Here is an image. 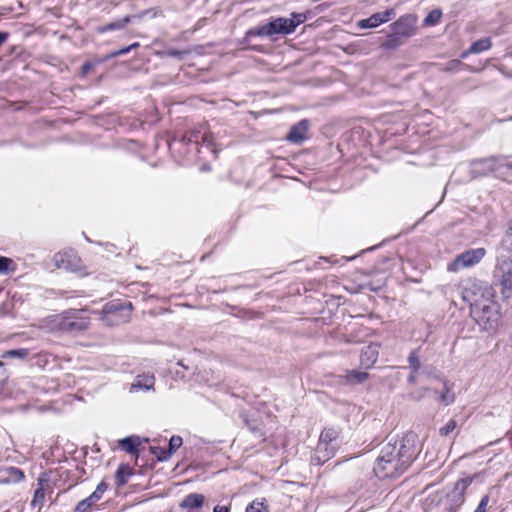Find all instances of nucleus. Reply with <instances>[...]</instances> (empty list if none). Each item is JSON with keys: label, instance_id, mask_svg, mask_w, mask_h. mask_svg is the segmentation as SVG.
Instances as JSON below:
<instances>
[{"label": "nucleus", "instance_id": "19", "mask_svg": "<svg viewBox=\"0 0 512 512\" xmlns=\"http://www.w3.org/2000/svg\"><path fill=\"white\" fill-rule=\"evenodd\" d=\"M369 374L364 371L348 370L345 375L341 376L342 381L347 385H357L365 382Z\"/></svg>", "mask_w": 512, "mask_h": 512}, {"label": "nucleus", "instance_id": "57", "mask_svg": "<svg viewBox=\"0 0 512 512\" xmlns=\"http://www.w3.org/2000/svg\"><path fill=\"white\" fill-rule=\"evenodd\" d=\"M185 512H201V511H185Z\"/></svg>", "mask_w": 512, "mask_h": 512}, {"label": "nucleus", "instance_id": "39", "mask_svg": "<svg viewBox=\"0 0 512 512\" xmlns=\"http://www.w3.org/2000/svg\"><path fill=\"white\" fill-rule=\"evenodd\" d=\"M426 391H428L427 388L415 390L409 394V398L414 401H420L424 397Z\"/></svg>", "mask_w": 512, "mask_h": 512}, {"label": "nucleus", "instance_id": "38", "mask_svg": "<svg viewBox=\"0 0 512 512\" xmlns=\"http://www.w3.org/2000/svg\"><path fill=\"white\" fill-rule=\"evenodd\" d=\"M164 54L168 57L183 59V57L187 54L186 51L170 49L164 52Z\"/></svg>", "mask_w": 512, "mask_h": 512}, {"label": "nucleus", "instance_id": "32", "mask_svg": "<svg viewBox=\"0 0 512 512\" xmlns=\"http://www.w3.org/2000/svg\"><path fill=\"white\" fill-rule=\"evenodd\" d=\"M95 504L94 501L90 500V496H88L87 498L81 500L76 508H75V512H88L89 509Z\"/></svg>", "mask_w": 512, "mask_h": 512}, {"label": "nucleus", "instance_id": "55", "mask_svg": "<svg viewBox=\"0 0 512 512\" xmlns=\"http://www.w3.org/2000/svg\"><path fill=\"white\" fill-rule=\"evenodd\" d=\"M246 423H247L249 429H251L252 431H256L257 430L256 427H254L253 425H250L248 422H246Z\"/></svg>", "mask_w": 512, "mask_h": 512}, {"label": "nucleus", "instance_id": "33", "mask_svg": "<svg viewBox=\"0 0 512 512\" xmlns=\"http://www.w3.org/2000/svg\"><path fill=\"white\" fill-rule=\"evenodd\" d=\"M457 427V423L455 420L450 419L443 427L439 429V434L441 436H448L451 432H453Z\"/></svg>", "mask_w": 512, "mask_h": 512}, {"label": "nucleus", "instance_id": "29", "mask_svg": "<svg viewBox=\"0 0 512 512\" xmlns=\"http://www.w3.org/2000/svg\"><path fill=\"white\" fill-rule=\"evenodd\" d=\"M445 391L438 396V400L445 405H449L454 402V393L447 387V383H444Z\"/></svg>", "mask_w": 512, "mask_h": 512}, {"label": "nucleus", "instance_id": "6", "mask_svg": "<svg viewBox=\"0 0 512 512\" xmlns=\"http://www.w3.org/2000/svg\"><path fill=\"white\" fill-rule=\"evenodd\" d=\"M497 271L500 275L502 294L508 298L512 294V256L498 258Z\"/></svg>", "mask_w": 512, "mask_h": 512}, {"label": "nucleus", "instance_id": "44", "mask_svg": "<svg viewBox=\"0 0 512 512\" xmlns=\"http://www.w3.org/2000/svg\"><path fill=\"white\" fill-rule=\"evenodd\" d=\"M318 450V453H328L330 451V449H333V452L335 451V446L332 445V444H328L326 443V445L324 447H321V442H318V445H317V448Z\"/></svg>", "mask_w": 512, "mask_h": 512}, {"label": "nucleus", "instance_id": "34", "mask_svg": "<svg viewBox=\"0 0 512 512\" xmlns=\"http://www.w3.org/2000/svg\"><path fill=\"white\" fill-rule=\"evenodd\" d=\"M139 47V43L135 42L127 47H124V48H121V49H118L116 51H113L111 52L109 55H108V58H115V57H118V56H121V55H124V54H127L128 52H130L132 49H135Z\"/></svg>", "mask_w": 512, "mask_h": 512}, {"label": "nucleus", "instance_id": "26", "mask_svg": "<svg viewBox=\"0 0 512 512\" xmlns=\"http://www.w3.org/2000/svg\"><path fill=\"white\" fill-rule=\"evenodd\" d=\"M442 18V12L439 9H434L428 13V15L424 19V25L426 26H434L440 22Z\"/></svg>", "mask_w": 512, "mask_h": 512}, {"label": "nucleus", "instance_id": "45", "mask_svg": "<svg viewBox=\"0 0 512 512\" xmlns=\"http://www.w3.org/2000/svg\"><path fill=\"white\" fill-rule=\"evenodd\" d=\"M201 139L203 141V143H206L208 146H213L214 145V138H213V135L210 134V133H205L201 136Z\"/></svg>", "mask_w": 512, "mask_h": 512}, {"label": "nucleus", "instance_id": "20", "mask_svg": "<svg viewBox=\"0 0 512 512\" xmlns=\"http://www.w3.org/2000/svg\"><path fill=\"white\" fill-rule=\"evenodd\" d=\"M407 39L397 35L396 32L392 31L389 35H387L386 40L381 44V48L386 50H396L398 47L402 46Z\"/></svg>", "mask_w": 512, "mask_h": 512}, {"label": "nucleus", "instance_id": "47", "mask_svg": "<svg viewBox=\"0 0 512 512\" xmlns=\"http://www.w3.org/2000/svg\"><path fill=\"white\" fill-rule=\"evenodd\" d=\"M150 450L153 454H155L158 457L159 455H163V450L166 449L160 447H150Z\"/></svg>", "mask_w": 512, "mask_h": 512}, {"label": "nucleus", "instance_id": "24", "mask_svg": "<svg viewBox=\"0 0 512 512\" xmlns=\"http://www.w3.org/2000/svg\"><path fill=\"white\" fill-rule=\"evenodd\" d=\"M130 20H131L130 17L126 16L122 19L111 22L105 26H101L97 30L100 33H105V32L113 31V30H119V29L124 28L130 22Z\"/></svg>", "mask_w": 512, "mask_h": 512}, {"label": "nucleus", "instance_id": "50", "mask_svg": "<svg viewBox=\"0 0 512 512\" xmlns=\"http://www.w3.org/2000/svg\"><path fill=\"white\" fill-rule=\"evenodd\" d=\"M9 33L0 31V46L8 39Z\"/></svg>", "mask_w": 512, "mask_h": 512}, {"label": "nucleus", "instance_id": "3", "mask_svg": "<svg viewBox=\"0 0 512 512\" xmlns=\"http://www.w3.org/2000/svg\"><path fill=\"white\" fill-rule=\"evenodd\" d=\"M131 303L122 304L118 301L106 303L100 312V320L106 326H117L126 323L130 318Z\"/></svg>", "mask_w": 512, "mask_h": 512}, {"label": "nucleus", "instance_id": "18", "mask_svg": "<svg viewBox=\"0 0 512 512\" xmlns=\"http://www.w3.org/2000/svg\"><path fill=\"white\" fill-rule=\"evenodd\" d=\"M119 446L129 454L138 456L139 450L138 447L141 444V439L139 436H128L122 438L118 441Z\"/></svg>", "mask_w": 512, "mask_h": 512}, {"label": "nucleus", "instance_id": "35", "mask_svg": "<svg viewBox=\"0 0 512 512\" xmlns=\"http://www.w3.org/2000/svg\"><path fill=\"white\" fill-rule=\"evenodd\" d=\"M28 355L27 349H13L6 351L3 355V357H18V358H25Z\"/></svg>", "mask_w": 512, "mask_h": 512}, {"label": "nucleus", "instance_id": "4", "mask_svg": "<svg viewBox=\"0 0 512 512\" xmlns=\"http://www.w3.org/2000/svg\"><path fill=\"white\" fill-rule=\"evenodd\" d=\"M89 324L90 319L83 316L81 311L70 310L63 314V317L59 322V328L63 332L77 335L86 331Z\"/></svg>", "mask_w": 512, "mask_h": 512}, {"label": "nucleus", "instance_id": "51", "mask_svg": "<svg viewBox=\"0 0 512 512\" xmlns=\"http://www.w3.org/2000/svg\"><path fill=\"white\" fill-rule=\"evenodd\" d=\"M408 382L411 384L416 383V372H413V370H411V373L408 376Z\"/></svg>", "mask_w": 512, "mask_h": 512}, {"label": "nucleus", "instance_id": "28", "mask_svg": "<svg viewBox=\"0 0 512 512\" xmlns=\"http://www.w3.org/2000/svg\"><path fill=\"white\" fill-rule=\"evenodd\" d=\"M461 67H468L464 63H462L459 59H452L448 61L442 68L441 71L444 72H457Z\"/></svg>", "mask_w": 512, "mask_h": 512}, {"label": "nucleus", "instance_id": "10", "mask_svg": "<svg viewBox=\"0 0 512 512\" xmlns=\"http://www.w3.org/2000/svg\"><path fill=\"white\" fill-rule=\"evenodd\" d=\"M478 164H489V169L492 171H498L501 167L512 169V157L505 155L491 156L475 159L471 163L474 167Z\"/></svg>", "mask_w": 512, "mask_h": 512}, {"label": "nucleus", "instance_id": "8", "mask_svg": "<svg viewBox=\"0 0 512 512\" xmlns=\"http://www.w3.org/2000/svg\"><path fill=\"white\" fill-rule=\"evenodd\" d=\"M471 482L472 480L469 478H461L456 481L454 489L447 495L450 502L445 506L443 512H456V510L463 504L464 493Z\"/></svg>", "mask_w": 512, "mask_h": 512}, {"label": "nucleus", "instance_id": "16", "mask_svg": "<svg viewBox=\"0 0 512 512\" xmlns=\"http://www.w3.org/2000/svg\"><path fill=\"white\" fill-rule=\"evenodd\" d=\"M155 383V377L150 374L138 375L131 385L130 392H136L139 390L148 391L153 389Z\"/></svg>", "mask_w": 512, "mask_h": 512}, {"label": "nucleus", "instance_id": "17", "mask_svg": "<svg viewBox=\"0 0 512 512\" xmlns=\"http://www.w3.org/2000/svg\"><path fill=\"white\" fill-rule=\"evenodd\" d=\"M25 478L24 472L17 467H7L2 471L1 482L10 484V483H19L23 481Z\"/></svg>", "mask_w": 512, "mask_h": 512}, {"label": "nucleus", "instance_id": "7", "mask_svg": "<svg viewBox=\"0 0 512 512\" xmlns=\"http://www.w3.org/2000/svg\"><path fill=\"white\" fill-rule=\"evenodd\" d=\"M418 18L415 14H405L393 22L390 27L397 35L409 39L417 32Z\"/></svg>", "mask_w": 512, "mask_h": 512}, {"label": "nucleus", "instance_id": "46", "mask_svg": "<svg viewBox=\"0 0 512 512\" xmlns=\"http://www.w3.org/2000/svg\"><path fill=\"white\" fill-rule=\"evenodd\" d=\"M102 495V493L95 489V491L90 495V500L96 503L102 498Z\"/></svg>", "mask_w": 512, "mask_h": 512}, {"label": "nucleus", "instance_id": "13", "mask_svg": "<svg viewBox=\"0 0 512 512\" xmlns=\"http://www.w3.org/2000/svg\"><path fill=\"white\" fill-rule=\"evenodd\" d=\"M378 346L376 344H369L362 348L360 353V364L363 368L369 369L378 359Z\"/></svg>", "mask_w": 512, "mask_h": 512}, {"label": "nucleus", "instance_id": "37", "mask_svg": "<svg viewBox=\"0 0 512 512\" xmlns=\"http://www.w3.org/2000/svg\"><path fill=\"white\" fill-rule=\"evenodd\" d=\"M13 261L7 257H0V275L8 273Z\"/></svg>", "mask_w": 512, "mask_h": 512}, {"label": "nucleus", "instance_id": "11", "mask_svg": "<svg viewBox=\"0 0 512 512\" xmlns=\"http://www.w3.org/2000/svg\"><path fill=\"white\" fill-rule=\"evenodd\" d=\"M308 128V120L303 119L291 127L286 139L294 144L302 143L307 138Z\"/></svg>", "mask_w": 512, "mask_h": 512}, {"label": "nucleus", "instance_id": "31", "mask_svg": "<svg viewBox=\"0 0 512 512\" xmlns=\"http://www.w3.org/2000/svg\"><path fill=\"white\" fill-rule=\"evenodd\" d=\"M321 454L322 453H318V450L316 449L315 454L311 458L313 464L321 465L328 461L333 456V449H330L328 453L324 454V457H321Z\"/></svg>", "mask_w": 512, "mask_h": 512}, {"label": "nucleus", "instance_id": "36", "mask_svg": "<svg viewBox=\"0 0 512 512\" xmlns=\"http://www.w3.org/2000/svg\"><path fill=\"white\" fill-rule=\"evenodd\" d=\"M246 512H268L267 508L261 502H252L246 508Z\"/></svg>", "mask_w": 512, "mask_h": 512}, {"label": "nucleus", "instance_id": "49", "mask_svg": "<svg viewBox=\"0 0 512 512\" xmlns=\"http://www.w3.org/2000/svg\"><path fill=\"white\" fill-rule=\"evenodd\" d=\"M213 512H230L227 506L216 505Z\"/></svg>", "mask_w": 512, "mask_h": 512}, {"label": "nucleus", "instance_id": "40", "mask_svg": "<svg viewBox=\"0 0 512 512\" xmlns=\"http://www.w3.org/2000/svg\"><path fill=\"white\" fill-rule=\"evenodd\" d=\"M295 25V29L306 20V15L303 13H293L292 18H289Z\"/></svg>", "mask_w": 512, "mask_h": 512}, {"label": "nucleus", "instance_id": "43", "mask_svg": "<svg viewBox=\"0 0 512 512\" xmlns=\"http://www.w3.org/2000/svg\"><path fill=\"white\" fill-rule=\"evenodd\" d=\"M200 131H191L189 135L185 136L184 137V140L188 141V142H196L198 143L199 142V138H200Z\"/></svg>", "mask_w": 512, "mask_h": 512}, {"label": "nucleus", "instance_id": "14", "mask_svg": "<svg viewBox=\"0 0 512 512\" xmlns=\"http://www.w3.org/2000/svg\"><path fill=\"white\" fill-rule=\"evenodd\" d=\"M205 502V496L199 493H190L180 503V508L186 511H200Z\"/></svg>", "mask_w": 512, "mask_h": 512}, {"label": "nucleus", "instance_id": "22", "mask_svg": "<svg viewBox=\"0 0 512 512\" xmlns=\"http://www.w3.org/2000/svg\"><path fill=\"white\" fill-rule=\"evenodd\" d=\"M492 47L491 38L486 37L479 39L471 44L469 47V52L473 54L481 53L483 51L489 50Z\"/></svg>", "mask_w": 512, "mask_h": 512}, {"label": "nucleus", "instance_id": "41", "mask_svg": "<svg viewBox=\"0 0 512 512\" xmlns=\"http://www.w3.org/2000/svg\"><path fill=\"white\" fill-rule=\"evenodd\" d=\"M488 503H489V495H484L481 498V500H480V502H479V504H478V506H477V508H476V510L474 512H486V508H487Z\"/></svg>", "mask_w": 512, "mask_h": 512}, {"label": "nucleus", "instance_id": "52", "mask_svg": "<svg viewBox=\"0 0 512 512\" xmlns=\"http://www.w3.org/2000/svg\"><path fill=\"white\" fill-rule=\"evenodd\" d=\"M91 67H92L91 63H89V62L84 63L82 66L83 73L84 74L87 73L91 69Z\"/></svg>", "mask_w": 512, "mask_h": 512}, {"label": "nucleus", "instance_id": "54", "mask_svg": "<svg viewBox=\"0 0 512 512\" xmlns=\"http://www.w3.org/2000/svg\"><path fill=\"white\" fill-rule=\"evenodd\" d=\"M201 170H202V171H208V170H210V167H209L208 165H203V166L201 167Z\"/></svg>", "mask_w": 512, "mask_h": 512}, {"label": "nucleus", "instance_id": "21", "mask_svg": "<svg viewBox=\"0 0 512 512\" xmlns=\"http://www.w3.org/2000/svg\"><path fill=\"white\" fill-rule=\"evenodd\" d=\"M183 443V440L180 436L174 435L169 440V447L167 450H163V455L158 456L159 461H166L168 460L172 454L181 447Z\"/></svg>", "mask_w": 512, "mask_h": 512}, {"label": "nucleus", "instance_id": "42", "mask_svg": "<svg viewBox=\"0 0 512 512\" xmlns=\"http://www.w3.org/2000/svg\"><path fill=\"white\" fill-rule=\"evenodd\" d=\"M473 171L478 172L480 174H487L489 172H493L489 169V164H478L476 167L472 165Z\"/></svg>", "mask_w": 512, "mask_h": 512}, {"label": "nucleus", "instance_id": "48", "mask_svg": "<svg viewBox=\"0 0 512 512\" xmlns=\"http://www.w3.org/2000/svg\"><path fill=\"white\" fill-rule=\"evenodd\" d=\"M107 484L104 481H101L97 487L96 490H98L100 493L104 494V492L107 490Z\"/></svg>", "mask_w": 512, "mask_h": 512}, {"label": "nucleus", "instance_id": "2", "mask_svg": "<svg viewBox=\"0 0 512 512\" xmlns=\"http://www.w3.org/2000/svg\"><path fill=\"white\" fill-rule=\"evenodd\" d=\"M462 299L471 308V313L479 315L482 319L490 320L489 312L494 296L492 287L484 281L475 278L467 279L462 286Z\"/></svg>", "mask_w": 512, "mask_h": 512}, {"label": "nucleus", "instance_id": "12", "mask_svg": "<svg viewBox=\"0 0 512 512\" xmlns=\"http://www.w3.org/2000/svg\"><path fill=\"white\" fill-rule=\"evenodd\" d=\"M271 36L275 34H291L295 31V25L290 19L279 17L268 23Z\"/></svg>", "mask_w": 512, "mask_h": 512}, {"label": "nucleus", "instance_id": "56", "mask_svg": "<svg viewBox=\"0 0 512 512\" xmlns=\"http://www.w3.org/2000/svg\"><path fill=\"white\" fill-rule=\"evenodd\" d=\"M0 370H3V363L0 361Z\"/></svg>", "mask_w": 512, "mask_h": 512}, {"label": "nucleus", "instance_id": "5", "mask_svg": "<svg viewBox=\"0 0 512 512\" xmlns=\"http://www.w3.org/2000/svg\"><path fill=\"white\" fill-rule=\"evenodd\" d=\"M486 254L484 248L469 249L456 256L447 266L449 272H458L461 269L478 264Z\"/></svg>", "mask_w": 512, "mask_h": 512}, {"label": "nucleus", "instance_id": "1", "mask_svg": "<svg viewBox=\"0 0 512 512\" xmlns=\"http://www.w3.org/2000/svg\"><path fill=\"white\" fill-rule=\"evenodd\" d=\"M417 440V435L409 432L399 443H388L383 446L373 469L375 475L385 479L403 473L418 453Z\"/></svg>", "mask_w": 512, "mask_h": 512}, {"label": "nucleus", "instance_id": "23", "mask_svg": "<svg viewBox=\"0 0 512 512\" xmlns=\"http://www.w3.org/2000/svg\"><path fill=\"white\" fill-rule=\"evenodd\" d=\"M339 436L338 430L335 428H326L324 429L319 438V442H321V447H324L326 443L332 444L334 441L337 440Z\"/></svg>", "mask_w": 512, "mask_h": 512}, {"label": "nucleus", "instance_id": "25", "mask_svg": "<svg viewBox=\"0 0 512 512\" xmlns=\"http://www.w3.org/2000/svg\"><path fill=\"white\" fill-rule=\"evenodd\" d=\"M131 475L132 470L128 465H120L115 474L117 486L125 485L127 483V478Z\"/></svg>", "mask_w": 512, "mask_h": 512}, {"label": "nucleus", "instance_id": "27", "mask_svg": "<svg viewBox=\"0 0 512 512\" xmlns=\"http://www.w3.org/2000/svg\"><path fill=\"white\" fill-rule=\"evenodd\" d=\"M250 36H260V37H271V32L269 30L268 24L252 28L246 32V38Z\"/></svg>", "mask_w": 512, "mask_h": 512}, {"label": "nucleus", "instance_id": "53", "mask_svg": "<svg viewBox=\"0 0 512 512\" xmlns=\"http://www.w3.org/2000/svg\"><path fill=\"white\" fill-rule=\"evenodd\" d=\"M468 54H472L471 52H469V49L467 51L462 52L460 57L461 58H466L468 56Z\"/></svg>", "mask_w": 512, "mask_h": 512}, {"label": "nucleus", "instance_id": "9", "mask_svg": "<svg viewBox=\"0 0 512 512\" xmlns=\"http://www.w3.org/2000/svg\"><path fill=\"white\" fill-rule=\"evenodd\" d=\"M395 15L396 13L394 9H387L384 12L375 13L366 19L360 20L357 25L361 29L375 28L382 23L390 21L395 17Z\"/></svg>", "mask_w": 512, "mask_h": 512}, {"label": "nucleus", "instance_id": "30", "mask_svg": "<svg viewBox=\"0 0 512 512\" xmlns=\"http://www.w3.org/2000/svg\"><path fill=\"white\" fill-rule=\"evenodd\" d=\"M409 368L413 372H417L421 367V362L417 354V350H413L408 357Z\"/></svg>", "mask_w": 512, "mask_h": 512}, {"label": "nucleus", "instance_id": "15", "mask_svg": "<svg viewBox=\"0 0 512 512\" xmlns=\"http://www.w3.org/2000/svg\"><path fill=\"white\" fill-rule=\"evenodd\" d=\"M37 486L31 504L33 506H42L45 500V491L50 487L49 479L45 473L38 477Z\"/></svg>", "mask_w": 512, "mask_h": 512}]
</instances>
